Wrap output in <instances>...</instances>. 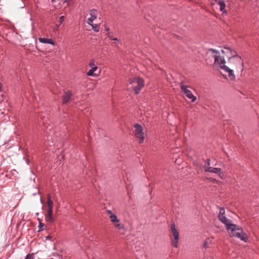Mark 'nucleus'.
Here are the masks:
<instances>
[{"label": "nucleus", "mask_w": 259, "mask_h": 259, "mask_svg": "<svg viewBox=\"0 0 259 259\" xmlns=\"http://www.w3.org/2000/svg\"><path fill=\"white\" fill-rule=\"evenodd\" d=\"M90 26H92L93 30L96 32H98L100 30V27L98 24H93V23H91V24H89Z\"/></svg>", "instance_id": "nucleus-17"}, {"label": "nucleus", "mask_w": 259, "mask_h": 259, "mask_svg": "<svg viewBox=\"0 0 259 259\" xmlns=\"http://www.w3.org/2000/svg\"><path fill=\"white\" fill-rule=\"evenodd\" d=\"M37 220L38 221L39 223H40V222H41V220L40 219H38Z\"/></svg>", "instance_id": "nucleus-31"}, {"label": "nucleus", "mask_w": 259, "mask_h": 259, "mask_svg": "<svg viewBox=\"0 0 259 259\" xmlns=\"http://www.w3.org/2000/svg\"><path fill=\"white\" fill-rule=\"evenodd\" d=\"M225 51L222 50L221 52L223 54L230 53V56L228 57V63L231 67L236 70L237 72L242 73L243 70V61L241 57L237 55L236 52L231 50L229 47H224Z\"/></svg>", "instance_id": "nucleus-1"}, {"label": "nucleus", "mask_w": 259, "mask_h": 259, "mask_svg": "<svg viewBox=\"0 0 259 259\" xmlns=\"http://www.w3.org/2000/svg\"><path fill=\"white\" fill-rule=\"evenodd\" d=\"M38 40L40 42L43 44H50L53 46H54L55 44V42L51 38L40 37L38 38Z\"/></svg>", "instance_id": "nucleus-14"}, {"label": "nucleus", "mask_w": 259, "mask_h": 259, "mask_svg": "<svg viewBox=\"0 0 259 259\" xmlns=\"http://www.w3.org/2000/svg\"><path fill=\"white\" fill-rule=\"evenodd\" d=\"M25 259H34V256L33 254H27Z\"/></svg>", "instance_id": "nucleus-22"}, {"label": "nucleus", "mask_w": 259, "mask_h": 259, "mask_svg": "<svg viewBox=\"0 0 259 259\" xmlns=\"http://www.w3.org/2000/svg\"><path fill=\"white\" fill-rule=\"evenodd\" d=\"M215 2L218 3V2H219V1H223L222 0H214Z\"/></svg>", "instance_id": "nucleus-30"}, {"label": "nucleus", "mask_w": 259, "mask_h": 259, "mask_svg": "<svg viewBox=\"0 0 259 259\" xmlns=\"http://www.w3.org/2000/svg\"><path fill=\"white\" fill-rule=\"evenodd\" d=\"M106 35L110 40H112L114 37L112 32H108L106 33Z\"/></svg>", "instance_id": "nucleus-21"}, {"label": "nucleus", "mask_w": 259, "mask_h": 259, "mask_svg": "<svg viewBox=\"0 0 259 259\" xmlns=\"http://www.w3.org/2000/svg\"><path fill=\"white\" fill-rule=\"evenodd\" d=\"M114 224L115 227L118 229H121L123 228V225L119 223V222H116V223H114Z\"/></svg>", "instance_id": "nucleus-19"}, {"label": "nucleus", "mask_w": 259, "mask_h": 259, "mask_svg": "<svg viewBox=\"0 0 259 259\" xmlns=\"http://www.w3.org/2000/svg\"><path fill=\"white\" fill-rule=\"evenodd\" d=\"M64 20V16H62L59 17V22L60 24H61Z\"/></svg>", "instance_id": "nucleus-24"}, {"label": "nucleus", "mask_w": 259, "mask_h": 259, "mask_svg": "<svg viewBox=\"0 0 259 259\" xmlns=\"http://www.w3.org/2000/svg\"><path fill=\"white\" fill-rule=\"evenodd\" d=\"M112 40H115V41H118V39L117 37H114L113 38Z\"/></svg>", "instance_id": "nucleus-27"}, {"label": "nucleus", "mask_w": 259, "mask_h": 259, "mask_svg": "<svg viewBox=\"0 0 259 259\" xmlns=\"http://www.w3.org/2000/svg\"><path fill=\"white\" fill-rule=\"evenodd\" d=\"M51 239V236H47L46 237V239L47 240H50Z\"/></svg>", "instance_id": "nucleus-28"}, {"label": "nucleus", "mask_w": 259, "mask_h": 259, "mask_svg": "<svg viewBox=\"0 0 259 259\" xmlns=\"http://www.w3.org/2000/svg\"><path fill=\"white\" fill-rule=\"evenodd\" d=\"M135 135L137 138L139 139V142L142 143L144 142L145 137L144 134L143 132V128L141 125L136 123L135 125Z\"/></svg>", "instance_id": "nucleus-7"}, {"label": "nucleus", "mask_w": 259, "mask_h": 259, "mask_svg": "<svg viewBox=\"0 0 259 259\" xmlns=\"http://www.w3.org/2000/svg\"><path fill=\"white\" fill-rule=\"evenodd\" d=\"M129 83L132 85L135 94H138L144 85V80L142 78L138 77L130 79Z\"/></svg>", "instance_id": "nucleus-4"}, {"label": "nucleus", "mask_w": 259, "mask_h": 259, "mask_svg": "<svg viewBox=\"0 0 259 259\" xmlns=\"http://www.w3.org/2000/svg\"><path fill=\"white\" fill-rule=\"evenodd\" d=\"M231 232L232 236L240 239L241 240L246 242L248 238L245 233H243L242 228L238 227L236 225L233 224L227 229Z\"/></svg>", "instance_id": "nucleus-3"}, {"label": "nucleus", "mask_w": 259, "mask_h": 259, "mask_svg": "<svg viewBox=\"0 0 259 259\" xmlns=\"http://www.w3.org/2000/svg\"><path fill=\"white\" fill-rule=\"evenodd\" d=\"M218 5L220 6V10L222 12L223 14H226L227 13V11L226 9V4L224 1H219L218 2Z\"/></svg>", "instance_id": "nucleus-15"}, {"label": "nucleus", "mask_w": 259, "mask_h": 259, "mask_svg": "<svg viewBox=\"0 0 259 259\" xmlns=\"http://www.w3.org/2000/svg\"><path fill=\"white\" fill-rule=\"evenodd\" d=\"M45 225L41 222H40L38 224V231H42L44 230L43 227Z\"/></svg>", "instance_id": "nucleus-20"}, {"label": "nucleus", "mask_w": 259, "mask_h": 259, "mask_svg": "<svg viewBox=\"0 0 259 259\" xmlns=\"http://www.w3.org/2000/svg\"><path fill=\"white\" fill-rule=\"evenodd\" d=\"M69 0H64L63 2H64V3H66L67 5H68V1Z\"/></svg>", "instance_id": "nucleus-29"}, {"label": "nucleus", "mask_w": 259, "mask_h": 259, "mask_svg": "<svg viewBox=\"0 0 259 259\" xmlns=\"http://www.w3.org/2000/svg\"><path fill=\"white\" fill-rule=\"evenodd\" d=\"M60 25H61V24H56V28H55V29H54V31L57 30L59 29V27H60Z\"/></svg>", "instance_id": "nucleus-25"}, {"label": "nucleus", "mask_w": 259, "mask_h": 259, "mask_svg": "<svg viewBox=\"0 0 259 259\" xmlns=\"http://www.w3.org/2000/svg\"><path fill=\"white\" fill-rule=\"evenodd\" d=\"M108 214H110L109 218L111 219V221L114 223L119 222L117 219V216L113 213L111 210H108L107 211Z\"/></svg>", "instance_id": "nucleus-16"}, {"label": "nucleus", "mask_w": 259, "mask_h": 259, "mask_svg": "<svg viewBox=\"0 0 259 259\" xmlns=\"http://www.w3.org/2000/svg\"><path fill=\"white\" fill-rule=\"evenodd\" d=\"M171 231L172 236L174 238V246L177 248L178 247V242L179 239V233L176 228L175 224L171 225Z\"/></svg>", "instance_id": "nucleus-9"}, {"label": "nucleus", "mask_w": 259, "mask_h": 259, "mask_svg": "<svg viewBox=\"0 0 259 259\" xmlns=\"http://www.w3.org/2000/svg\"><path fill=\"white\" fill-rule=\"evenodd\" d=\"M205 162V164L204 165L203 168L204 169L205 171L206 172V167H207V166L210 167V159L209 158L206 159Z\"/></svg>", "instance_id": "nucleus-18"}, {"label": "nucleus", "mask_w": 259, "mask_h": 259, "mask_svg": "<svg viewBox=\"0 0 259 259\" xmlns=\"http://www.w3.org/2000/svg\"><path fill=\"white\" fill-rule=\"evenodd\" d=\"M105 30L106 31L107 33L109 32V28L106 26H105Z\"/></svg>", "instance_id": "nucleus-26"}, {"label": "nucleus", "mask_w": 259, "mask_h": 259, "mask_svg": "<svg viewBox=\"0 0 259 259\" xmlns=\"http://www.w3.org/2000/svg\"><path fill=\"white\" fill-rule=\"evenodd\" d=\"M47 207L48 218L46 219L47 221L51 223L53 222L54 221V219L53 217V202L51 199L50 194L48 195Z\"/></svg>", "instance_id": "nucleus-6"}, {"label": "nucleus", "mask_w": 259, "mask_h": 259, "mask_svg": "<svg viewBox=\"0 0 259 259\" xmlns=\"http://www.w3.org/2000/svg\"><path fill=\"white\" fill-rule=\"evenodd\" d=\"M1 90H2V85H1V83H0V92L1 91Z\"/></svg>", "instance_id": "nucleus-32"}, {"label": "nucleus", "mask_w": 259, "mask_h": 259, "mask_svg": "<svg viewBox=\"0 0 259 259\" xmlns=\"http://www.w3.org/2000/svg\"><path fill=\"white\" fill-rule=\"evenodd\" d=\"M225 210L224 208L220 207L219 214L218 215V218L219 220L223 224H224L226 227V229H228L229 227L231 226L233 223H232V221L231 220L228 219L225 215Z\"/></svg>", "instance_id": "nucleus-5"}, {"label": "nucleus", "mask_w": 259, "mask_h": 259, "mask_svg": "<svg viewBox=\"0 0 259 259\" xmlns=\"http://www.w3.org/2000/svg\"><path fill=\"white\" fill-rule=\"evenodd\" d=\"M181 89L186 97L190 99L192 102H194L196 100V97L194 96L192 92L190 90L188 89V87L187 85L181 84Z\"/></svg>", "instance_id": "nucleus-8"}, {"label": "nucleus", "mask_w": 259, "mask_h": 259, "mask_svg": "<svg viewBox=\"0 0 259 259\" xmlns=\"http://www.w3.org/2000/svg\"><path fill=\"white\" fill-rule=\"evenodd\" d=\"M89 66L91 68V69L88 71L87 75L90 76H97L98 74L95 73L94 72L95 71L97 70L98 67L95 65V60L94 59H92L90 61L89 63Z\"/></svg>", "instance_id": "nucleus-10"}, {"label": "nucleus", "mask_w": 259, "mask_h": 259, "mask_svg": "<svg viewBox=\"0 0 259 259\" xmlns=\"http://www.w3.org/2000/svg\"><path fill=\"white\" fill-rule=\"evenodd\" d=\"M206 172L218 174L219 176H221V174H223V171L222 169L218 167L207 166V167H206Z\"/></svg>", "instance_id": "nucleus-11"}, {"label": "nucleus", "mask_w": 259, "mask_h": 259, "mask_svg": "<svg viewBox=\"0 0 259 259\" xmlns=\"http://www.w3.org/2000/svg\"><path fill=\"white\" fill-rule=\"evenodd\" d=\"M97 14L98 12L95 9L91 10L90 11V17L88 19V23L91 24V23H93V22L97 19Z\"/></svg>", "instance_id": "nucleus-12"}, {"label": "nucleus", "mask_w": 259, "mask_h": 259, "mask_svg": "<svg viewBox=\"0 0 259 259\" xmlns=\"http://www.w3.org/2000/svg\"><path fill=\"white\" fill-rule=\"evenodd\" d=\"M72 97V93L70 91L65 92L63 96L62 101L63 104L67 103L71 97Z\"/></svg>", "instance_id": "nucleus-13"}, {"label": "nucleus", "mask_w": 259, "mask_h": 259, "mask_svg": "<svg viewBox=\"0 0 259 259\" xmlns=\"http://www.w3.org/2000/svg\"><path fill=\"white\" fill-rule=\"evenodd\" d=\"M50 130H51L50 128H48V126H47V129H46V133H47V134H48V135H48V137H47V138H48V139H47V140H48V141H50V140L49 139V137H50V136H51V132H49V131H50Z\"/></svg>", "instance_id": "nucleus-23"}, {"label": "nucleus", "mask_w": 259, "mask_h": 259, "mask_svg": "<svg viewBox=\"0 0 259 259\" xmlns=\"http://www.w3.org/2000/svg\"><path fill=\"white\" fill-rule=\"evenodd\" d=\"M208 52H211L213 54L212 57L214 59L213 65H219L221 69L225 71L226 72L228 73V75L231 80H234L235 79V75L234 74L233 69H230L229 67L225 65L226 61L223 57L220 56L219 51L213 49H208Z\"/></svg>", "instance_id": "nucleus-2"}]
</instances>
